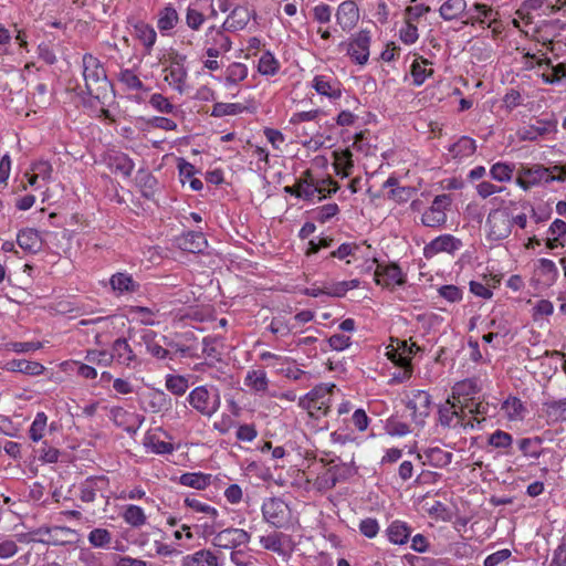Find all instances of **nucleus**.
<instances>
[{
    "mask_svg": "<svg viewBox=\"0 0 566 566\" xmlns=\"http://www.w3.org/2000/svg\"><path fill=\"white\" fill-rule=\"evenodd\" d=\"M17 243L25 252L36 253L41 250L42 239L38 230L25 228L18 232Z\"/></svg>",
    "mask_w": 566,
    "mask_h": 566,
    "instance_id": "2f4dec72",
    "label": "nucleus"
},
{
    "mask_svg": "<svg viewBox=\"0 0 566 566\" xmlns=\"http://www.w3.org/2000/svg\"><path fill=\"white\" fill-rule=\"evenodd\" d=\"M374 275L376 283L386 287H394L396 285H403L406 283L405 274L395 263H378Z\"/></svg>",
    "mask_w": 566,
    "mask_h": 566,
    "instance_id": "2eb2a0df",
    "label": "nucleus"
},
{
    "mask_svg": "<svg viewBox=\"0 0 566 566\" xmlns=\"http://www.w3.org/2000/svg\"><path fill=\"white\" fill-rule=\"evenodd\" d=\"M112 534L106 528H94L88 534V542L92 546L104 548L111 544Z\"/></svg>",
    "mask_w": 566,
    "mask_h": 566,
    "instance_id": "0e129e2a",
    "label": "nucleus"
},
{
    "mask_svg": "<svg viewBox=\"0 0 566 566\" xmlns=\"http://www.w3.org/2000/svg\"><path fill=\"white\" fill-rule=\"evenodd\" d=\"M248 76V67L243 63H231L226 70L224 83L227 86L237 85Z\"/></svg>",
    "mask_w": 566,
    "mask_h": 566,
    "instance_id": "6e6d98bb",
    "label": "nucleus"
},
{
    "mask_svg": "<svg viewBox=\"0 0 566 566\" xmlns=\"http://www.w3.org/2000/svg\"><path fill=\"white\" fill-rule=\"evenodd\" d=\"M109 283L112 289L118 294L136 292L139 287V284L127 273H116L112 275Z\"/></svg>",
    "mask_w": 566,
    "mask_h": 566,
    "instance_id": "49530a36",
    "label": "nucleus"
},
{
    "mask_svg": "<svg viewBox=\"0 0 566 566\" xmlns=\"http://www.w3.org/2000/svg\"><path fill=\"white\" fill-rule=\"evenodd\" d=\"M388 541L395 545H403L411 535V528L406 522L394 521L386 530Z\"/></svg>",
    "mask_w": 566,
    "mask_h": 566,
    "instance_id": "58836bf2",
    "label": "nucleus"
},
{
    "mask_svg": "<svg viewBox=\"0 0 566 566\" xmlns=\"http://www.w3.org/2000/svg\"><path fill=\"white\" fill-rule=\"evenodd\" d=\"M488 443L497 449H506L512 446L513 437L509 432L497 429L490 434Z\"/></svg>",
    "mask_w": 566,
    "mask_h": 566,
    "instance_id": "774afa93",
    "label": "nucleus"
},
{
    "mask_svg": "<svg viewBox=\"0 0 566 566\" xmlns=\"http://www.w3.org/2000/svg\"><path fill=\"white\" fill-rule=\"evenodd\" d=\"M475 151L476 142L469 136H461L457 142L448 147L449 156L457 161H462L471 157Z\"/></svg>",
    "mask_w": 566,
    "mask_h": 566,
    "instance_id": "7c9ffc66",
    "label": "nucleus"
},
{
    "mask_svg": "<svg viewBox=\"0 0 566 566\" xmlns=\"http://www.w3.org/2000/svg\"><path fill=\"white\" fill-rule=\"evenodd\" d=\"M557 118L555 115L536 119L534 123L524 125L518 128L517 137L523 142H536L541 137L557 132Z\"/></svg>",
    "mask_w": 566,
    "mask_h": 566,
    "instance_id": "9b49d317",
    "label": "nucleus"
},
{
    "mask_svg": "<svg viewBox=\"0 0 566 566\" xmlns=\"http://www.w3.org/2000/svg\"><path fill=\"white\" fill-rule=\"evenodd\" d=\"M184 504L191 509L196 513L203 514L208 518L211 520V524H214L217 526H223V522L219 521V511L214 507L208 504L207 502H203L195 496H187L184 500Z\"/></svg>",
    "mask_w": 566,
    "mask_h": 566,
    "instance_id": "72a5a7b5",
    "label": "nucleus"
},
{
    "mask_svg": "<svg viewBox=\"0 0 566 566\" xmlns=\"http://www.w3.org/2000/svg\"><path fill=\"white\" fill-rule=\"evenodd\" d=\"M6 369L12 373H22L29 376L42 375L45 370L44 366L38 361H29L25 359H12L6 364Z\"/></svg>",
    "mask_w": 566,
    "mask_h": 566,
    "instance_id": "4c0bfd02",
    "label": "nucleus"
},
{
    "mask_svg": "<svg viewBox=\"0 0 566 566\" xmlns=\"http://www.w3.org/2000/svg\"><path fill=\"white\" fill-rule=\"evenodd\" d=\"M451 205L449 195L436 196L431 206L422 213L421 223L429 228H439L447 222L446 210Z\"/></svg>",
    "mask_w": 566,
    "mask_h": 566,
    "instance_id": "ddd939ff",
    "label": "nucleus"
},
{
    "mask_svg": "<svg viewBox=\"0 0 566 566\" xmlns=\"http://www.w3.org/2000/svg\"><path fill=\"white\" fill-rule=\"evenodd\" d=\"M48 426V416L43 411L36 412L30 429L29 437L33 442H39L43 437Z\"/></svg>",
    "mask_w": 566,
    "mask_h": 566,
    "instance_id": "052dcab7",
    "label": "nucleus"
},
{
    "mask_svg": "<svg viewBox=\"0 0 566 566\" xmlns=\"http://www.w3.org/2000/svg\"><path fill=\"white\" fill-rule=\"evenodd\" d=\"M465 17L467 24L479 23L491 28L497 21L499 12L488 4L475 2L468 9Z\"/></svg>",
    "mask_w": 566,
    "mask_h": 566,
    "instance_id": "dca6fc26",
    "label": "nucleus"
},
{
    "mask_svg": "<svg viewBox=\"0 0 566 566\" xmlns=\"http://www.w3.org/2000/svg\"><path fill=\"white\" fill-rule=\"evenodd\" d=\"M82 66L87 94L99 98L111 85L102 62L93 54L85 53L82 57Z\"/></svg>",
    "mask_w": 566,
    "mask_h": 566,
    "instance_id": "7ed1b4c3",
    "label": "nucleus"
},
{
    "mask_svg": "<svg viewBox=\"0 0 566 566\" xmlns=\"http://www.w3.org/2000/svg\"><path fill=\"white\" fill-rule=\"evenodd\" d=\"M202 527L206 536H212V545L219 548L235 549L249 544L251 539V535L242 528L227 527L218 531L221 526L207 523Z\"/></svg>",
    "mask_w": 566,
    "mask_h": 566,
    "instance_id": "39448f33",
    "label": "nucleus"
},
{
    "mask_svg": "<svg viewBox=\"0 0 566 566\" xmlns=\"http://www.w3.org/2000/svg\"><path fill=\"white\" fill-rule=\"evenodd\" d=\"M187 401L198 413L211 418L221 406L220 390L214 386H198L188 394Z\"/></svg>",
    "mask_w": 566,
    "mask_h": 566,
    "instance_id": "20e7f679",
    "label": "nucleus"
},
{
    "mask_svg": "<svg viewBox=\"0 0 566 566\" xmlns=\"http://www.w3.org/2000/svg\"><path fill=\"white\" fill-rule=\"evenodd\" d=\"M176 245L186 252L201 253L208 245V241L201 231H188L175 240Z\"/></svg>",
    "mask_w": 566,
    "mask_h": 566,
    "instance_id": "393cba45",
    "label": "nucleus"
},
{
    "mask_svg": "<svg viewBox=\"0 0 566 566\" xmlns=\"http://www.w3.org/2000/svg\"><path fill=\"white\" fill-rule=\"evenodd\" d=\"M339 212L336 203H327L313 210V219L319 223H326Z\"/></svg>",
    "mask_w": 566,
    "mask_h": 566,
    "instance_id": "69168bd1",
    "label": "nucleus"
},
{
    "mask_svg": "<svg viewBox=\"0 0 566 566\" xmlns=\"http://www.w3.org/2000/svg\"><path fill=\"white\" fill-rule=\"evenodd\" d=\"M370 418L363 408H357L350 416L337 418L336 429L331 433V441L334 444L345 446L357 442V432H364L368 428Z\"/></svg>",
    "mask_w": 566,
    "mask_h": 566,
    "instance_id": "f257e3e1",
    "label": "nucleus"
},
{
    "mask_svg": "<svg viewBox=\"0 0 566 566\" xmlns=\"http://www.w3.org/2000/svg\"><path fill=\"white\" fill-rule=\"evenodd\" d=\"M258 71L262 75L273 76L280 71V62L270 51H266L259 59Z\"/></svg>",
    "mask_w": 566,
    "mask_h": 566,
    "instance_id": "4d7b16f0",
    "label": "nucleus"
},
{
    "mask_svg": "<svg viewBox=\"0 0 566 566\" xmlns=\"http://www.w3.org/2000/svg\"><path fill=\"white\" fill-rule=\"evenodd\" d=\"M109 481L106 476H88L78 484V497L85 503L95 501L98 492L107 489Z\"/></svg>",
    "mask_w": 566,
    "mask_h": 566,
    "instance_id": "412c9836",
    "label": "nucleus"
},
{
    "mask_svg": "<svg viewBox=\"0 0 566 566\" xmlns=\"http://www.w3.org/2000/svg\"><path fill=\"white\" fill-rule=\"evenodd\" d=\"M109 353L113 361L126 367H129L137 358L128 340L124 337H119L113 342Z\"/></svg>",
    "mask_w": 566,
    "mask_h": 566,
    "instance_id": "cd10ccee",
    "label": "nucleus"
},
{
    "mask_svg": "<svg viewBox=\"0 0 566 566\" xmlns=\"http://www.w3.org/2000/svg\"><path fill=\"white\" fill-rule=\"evenodd\" d=\"M465 0H443L439 8V14L444 21L459 19L467 12Z\"/></svg>",
    "mask_w": 566,
    "mask_h": 566,
    "instance_id": "ea45409f",
    "label": "nucleus"
},
{
    "mask_svg": "<svg viewBox=\"0 0 566 566\" xmlns=\"http://www.w3.org/2000/svg\"><path fill=\"white\" fill-rule=\"evenodd\" d=\"M335 17L343 31H350L359 20V9L355 1L345 0L338 6Z\"/></svg>",
    "mask_w": 566,
    "mask_h": 566,
    "instance_id": "4be33fe9",
    "label": "nucleus"
},
{
    "mask_svg": "<svg viewBox=\"0 0 566 566\" xmlns=\"http://www.w3.org/2000/svg\"><path fill=\"white\" fill-rule=\"evenodd\" d=\"M253 15L254 10L251 9L249 1H247L238 9H234L233 11L228 13L222 25H224V29H227V31L229 32L241 31L247 28Z\"/></svg>",
    "mask_w": 566,
    "mask_h": 566,
    "instance_id": "aec40b11",
    "label": "nucleus"
},
{
    "mask_svg": "<svg viewBox=\"0 0 566 566\" xmlns=\"http://www.w3.org/2000/svg\"><path fill=\"white\" fill-rule=\"evenodd\" d=\"M482 390L481 380L476 377L467 378L458 381L452 387V398H465L471 399L474 395Z\"/></svg>",
    "mask_w": 566,
    "mask_h": 566,
    "instance_id": "f704fd0d",
    "label": "nucleus"
},
{
    "mask_svg": "<svg viewBox=\"0 0 566 566\" xmlns=\"http://www.w3.org/2000/svg\"><path fill=\"white\" fill-rule=\"evenodd\" d=\"M543 412L547 423L566 422V397L544 402Z\"/></svg>",
    "mask_w": 566,
    "mask_h": 566,
    "instance_id": "e433bc0d",
    "label": "nucleus"
},
{
    "mask_svg": "<svg viewBox=\"0 0 566 566\" xmlns=\"http://www.w3.org/2000/svg\"><path fill=\"white\" fill-rule=\"evenodd\" d=\"M514 170V164L497 161L491 166L489 174L497 182H509L513 178Z\"/></svg>",
    "mask_w": 566,
    "mask_h": 566,
    "instance_id": "8fccbe9b",
    "label": "nucleus"
},
{
    "mask_svg": "<svg viewBox=\"0 0 566 566\" xmlns=\"http://www.w3.org/2000/svg\"><path fill=\"white\" fill-rule=\"evenodd\" d=\"M149 105L157 112L175 115L178 112V107L175 106L170 101L160 93H154L149 98Z\"/></svg>",
    "mask_w": 566,
    "mask_h": 566,
    "instance_id": "680f3d73",
    "label": "nucleus"
},
{
    "mask_svg": "<svg viewBox=\"0 0 566 566\" xmlns=\"http://www.w3.org/2000/svg\"><path fill=\"white\" fill-rule=\"evenodd\" d=\"M551 170L541 164H534L532 166H522L516 174L515 184L523 189L528 191L532 188L548 185V177Z\"/></svg>",
    "mask_w": 566,
    "mask_h": 566,
    "instance_id": "9d476101",
    "label": "nucleus"
},
{
    "mask_svg": "<svg viewBox=\"0 0 566 566\" xmlns=\"http://www.w3.org/2000/svg\"><path fill=\"white\" fill-rule=\"evenodd\" d=\"M270 380L263 369H251L244 377V385L258 394H264L269 388Z\"/></svg>",
    "mask_w": 566,
    "mask_h": 566,
    "instance_id": "c03bdc74",
    "label": "nucleus"
},
{
    "mask_svg": "<svg viewBox=\"0 0 566 566\" xmlns=\"http://www.w3.org/2000/svg\"><path fill=\"white\" fill-rule=\"evenodd\" d=\"M312 87L317 94L326 96L333 101L338 99L342 96V83L333 75H315L312 81Z\"/></svg>",
    "mask_w": 566,
    "mask_h": 566,
    "instance_id": "6ab92c4d",
    "label": "nucleus"
},
{
    "mask_svg": "<svg viewBox=\"0 0 566 566\" xmlns=\"http://www.w3.org/2000/svg\"><path fill=\"white\" fill-rule=\"evenodd\" d=\"M431 62L423 57L413 60L410 66V75L412 77V84L415 86L422 85L426 80L433 74V69L430 67Z\"/></svg>",
    "mask_w": 566,
    "mask_h": 566,
    "instance_id": "79ce46f5",
    "label": "nucleus"
},
{
    "mask_svg": "<svg viewBox=\"0 0 566 566\" xmlns=\"http://www.w3.org/2000/svg\"><path fill=\"white\" fill-rule=\"evenodd\" d=\"M156 334L154 332H148L144 335V340L146 344L147 352L157 359H174L175 356L170 349L164 348L157 342H155Z\"/></svg>",
    "mask_w": 566,
    "mask_h": 566,
    "instance_id": "5fc2aeb1",
    "label": "nucleus"
},
{
    "mask_svg": "<svg viewBox=\"0 0 566 566\" xmlns=\"http://www.w3.org/2000/svg\"><path fill=\"white\" fill-rule=\"evenodd\" d=\"M438 422L444 429L459 431L464 423V410L459 412L455 403L448 399L446 405L439 407Z\"/></svg>",
    "mask_w": 566,
    "mask_h": 566,
    "instance_id": "f3484780",
    "label": "nucleus"
},
{
    "mask_svg": "<svg viewBox=\"0 0 566 566\" xmlns=\"http://www.w3.org/2000/svg\"><path fill=\"white\" fill-rule=\"evenodd\" d=\"M227 32L224 25H210L206 30L203 45L209 57H219L232 49V41Z\"/></svg>",
    "mask_w": 566,
    "mask_h": 566,
    "instance_id": "1a4fd4ad",
    "label": "nucleus"
},
{
    "mask_svg": "<svg viewBox=\"0 0 566 566\" xmlns=\"http://www.w3.org/2000/svg\"><path fill=\"white\" fill-rule=\"evenodd\" d=\"M538 66L537 76L546 84H558L566 78V64L564 63L553 64L552 60L546 57Z\"/></svg>",
    "mask_w": 566,
    "mask_h": 566,
    "instance_id": "a878e982",
    "label": "nucleus"
},
{
    "mask_svg": "<svg viewBox=\"0 0 566 566\" xmlns=\"http://www.w3.org/2000/svg\"><path fill=\"white\" fill-rule=\"evenodd\" d=\"M122 517L124 518L125 523L136 528L145 525L147 521L144 510L140 506L134 504H129L124 507Z\"/></svg>",
    "mask_w": 566,
    "mask_h": 566,
    "instance_id": "603ef678",
    "label": "nucleus"
},
{
    "mask_svg": "<svg viewBox=\"0 0 566 566\" xmlns=\"http://www.w3.org/2000/svg\"><path fill=\"white\" fill-rule=\"evenodd\" d=\"M135 35L142 42L147 54H150L157 40V33L155 29L144 22L139 21L134 25Z\"/></svg>",
    "mask_w": 566,
    "mask_h": 566,
    "instance_id": "37998d69",
    "label": "nucleus"
},
{
    "mask_svg": "<svg viewBox=\"0 0 566 566\" xmlns=\"http://www.w3.org/2000/svg\"><path fill=\"white\" fill-rule=\"evenodd\" d=\"M181 566H219V562L213 552L202 548L184 556Z\"/></svg>",
    "mask_w": 566,
    "mask_h": 566,
    "instance_id": "c9c22d12",
    "label": "nucleus"
},
{
    "mask_svg": "<svg viewBox=\"0 0 566 566\" xmlns=\"http://www.w3.org/2000/svg\"><path fill=\"white\" fill-rule=\"evenodd\" d=\"M335 389L336 386L334 384H319L298 399V406L307 410L312 418L327 416L331 410Z\"/></svg>",
    "mask_w": 566,
    "mask_h": 566,
    "instance_id": "f03ea898",
    "label": "nucleus"
},
{
    "mask_svg": "<svg viewBox=\"0 0 566 566\" xmlns=\"http://www.w3.org/2000/svg\"><path fill=\"white\" fill-rule=\"evenodd\" d=\"M165 386L175 396H184L189 388L188 379L181 375H167Z\"/></svg>",
    "mask_w": 566,
    "mask_h": 566,
    "instance_id": "bf43d9fd",
    "label": "nucleus"
},
{
    "mask_svg": "<svg viewBox=\"0 0 566 566\" xmlns=\"http://www.w3.org/2000/svg\"><path fill=\"white\" fill-rule=\"evenodd\" d=\"M371 33L363 29L352 34L347 41L339 43V49L345 50L350 60L358 65H366L370 54Z\"/></svg>",
    "mask_w": 566,
    "mask_h": 566,
    "instance_id": "423d86ee",
    "label": "nucleus"
},
{
    "mask_svg": "<svg viewBox=\"0 0 566 566\" xmlns=\"http://www.w3.org/2000/svg\"><path fill=\"white\" fill-rule=\"evenodd\" d=\"M180 23V15L172 3H166L156 14V24L161 35L171 36Z\"/></svg>",
    "mask_w": 566,
    "mask_h": 566,
    "instance_id": "a211bd4d",
    "label": "nucleus"
},
{
    "mask_svg": "<svg viewBox=\"0 0 566 566\" xmlns=\"http://www.w3.org/2000/svg\"><path fill=\"white\" fill-rule=\"evenodd\" d=\"M431 396L426 390L413 389L406 395V408L416 427L422 428L431 411Z\"/></svg>",
    "mask_w": 566,
    "mask_h": 566,
    "instance_id": "6e6552de",
    "label": "nucleus"
},
{
    "mask_svg": "<svg viewBox=\"0 0 566 566\" xmlns=\"http://www.w3.org/2000/svg\"><path fill=\"white\" fill-rule=\"evenodd\" d=\"M171 407L170 397L161 389H155L148 394V408L151 412L158 413Z\"/></svg>",
    "mask_w": 566,
    "mask_h": 566,
    "instance_id": "09e8293b",
    "label": "nucleus"
},
{
    "mask_svg": "<svg viewBox=\"0 0 566 566\" xmlns=\"http://www.w3.org/2000/svg\"><path fill=\"white\" fill-rule=\"evenodd\" d=\"M287 535L280 532H273L268 535L260 536V545L266 549L274 552L281 556L286 555L284 543L287 539Z\"/></svg>",
    "mask_w": 566,
    "mask_h": 566,
    "instance_id": "a18cd8bd",
    "label": "nucleus"
},
{
    "mask_svg": "<svg viewBox=\"0 0 566 566\" xmlns=\"http://www.w3.org/2000/svg\"><path fill=\"white\" fill-rule=\"evenodd\" d=\"M106 163L113 172L120 174L125 178H129L135 168L133 159L122 151H114L109 154Z\"/></svg>",
    "mask_w": 566,
    "mask_h": 566,
    "instance_id": "c756f323",
    "label": "nucleus"
},
{
    "mask_svg": "<svg viewBox=\"0 0 566 566\" xmlns=\"http://www.w3.org/2000/svg\"><path fill=\"white\" fill-rule=\"evenodd\" d=\"M501 409L510 421L523 420L527 411L523 401L515 396H510L505 399Z\"/></svg>",
    "mask_w": 566,
    "mask_h": 566,
    "instance_id": "a19ab883",
    "label": "nucleus"
},
{
    "mask_svg": "<svg viewBox=\"0 0 566 566\" xmlns=\"http://www.w3.org/2000/svg\"><path fill=\"white\" fill-rule=\"evenodd\" d=\"M418 459L421 460L423 465H430L437 469L448 467L453 459V454L444 451L439 447H429L418 453Z\"/></svg>",
    "mask_w": 566,
    "mask_h": 566,
    "instance_id": "5701e85b",
    "label": "nucleus"
},
{
    "mask_svg": "<svg viewBox=\"0 0 566 566\" xmlns=\"http://www.w3.org/2000/svg\"><path fill=\"white\" fill-rule=\"evenodd\" d=\"M117 80L128 91H148L143 81L132 69H120L117 74Z\"/></svg>",
    "mask_w": 566,
    "mask_h": 566,
    "instance_id": "de8ad7c7",
    "label": "nucleus"
},
{
    "mask_svg": "<svg viewBox=\"0 0 566 566\" xmlns=\"http://www.w3.org/2000/svg\"><path fill=\"white\" fill-rule=\"evenodd\" d=\"M184 61L185 57L172 59L164 69L165 82L180 94L185 92V84L188 76Z\"/></svg>",
    "mask_w": 566,
    "mask_h": 566,
    "instance_id": "4468645a",
    "label": "nucleus"
},
{
    "mask_svg": "<svg viewBox=\"0 0 566 566\" xmlns=\"http://www.w3.org/2000/svg\"><path fill=\"white\" fill-rule=\"evenodd\" d=\"M318 185L311 170H305L298 178L297 198L311 202L318 200V193L322 192Z\"/></svg>",
    "mask_w": 566,
    "mask_h": 566,
    "instance_id": "c85d7f7f",
    "label": "nucleus"
},
{
    "mask_svg": "<svg viewBox=\"0 0 566 566\" xmlns=\"http://www.w3.org/2000/svg\"><path fill=\"white\" fill-rule=\"evenodd\" d=\"M185 19L187 27L192 31H199L206 21L205 14L191 6L186 9Z\"/></svg>",
    "mask_w": 566,
    "mask_h": 566,
    "instance_id": "338daca9",
    "label": "nucleus"
},
{
    "mask_svg": "<svg viewBox=\"0 0 566 566\" xmlns=\"http://www.w3.org/2000/svg\"><path fill=\"white\" fill-rule=\"evenodd\" d=\"M261 512L263 520L274 528H286L291 524L292 511L280 497L265 499Z\"/></svg>",
    "mask_w": 566,
    "mask_h": 566,
    "instance_id": "0eeeda50",
    "label": "nucleus"
},
{
    "mask_svg": "<svg viewBox=\"0 0 566 566\" xmlns=\"http://www.w3.org/2000/svg\"><path fill=\"white\" fill-rule=\"evenodd\" d=\"M347 471L349 470L345 465H334L317 476L315 484L319 490H331L335 488L339 481L346 479Z\"/></svg>",
    "mask_w": 566,
    "mask_h": 566,
    "instance_id": "473e14b6",
    "label": "nucleus"
},
{
    "mask_svg": "<svg viewBox=\"0 0 566 566\" xmlns=\"http://www.w3.org/2000/svg\"><path fill=\"white\" fill-rule=\"evenodd\" d=\"M144 446L155 454H169L175 450L172 443L160 440L156 434L146 436Z\"/></svg>",
    "mask_w": 566,
    "mask_h": 566,
    "instance_id": "13d9d810",
    "label": "nucleus"
},
{
    "mask_svg": "<svg viewBox=\"0 0 566 566\" xmlns=\"http://www.w3.org/2000/svg\"><path fill=\"white\" fill-rule=\"evenodd\" d=\"M488 239L500 241L507 238L512 231V220L507 210L493 209L486 219Z\"/></svg>",
    "mask_w": 566,
    "mask_h": 566,
    "instance_id": "f8f14e48",
    "label": "nucleus"
},
{
    "mask_svg": "<svg viewBox=\"0 0 566 566\" xmlns=\"http://www.w3.org/2000/svg\"><path fill=\"white\" fill-rule=\"evenodd\" d=\"M385 430L389 436L392 437H405L412 432L410 426L398 417H390L386 420Z\"/></svg>",
    "mask_w": 566,
    "mask_h": 566,
    "instance_id": "e2e57ef3",
    "label": "nucleus"
},
{
    "mask_svg": "<svg viewBox=\"0 0 566 566\" xmlns=\"http://www.w3.org/2000/svg\"><path fill=\"white\" fill-rule=\"evenodd\" d=\"M542 442H543V439L541 437L523 438L518 441V448L525 457L537 460L547 450V449L537 448L538 446L542 444Z\"/></svg>",
    "mask_w": 566,
    "mask_h": 566,
    "instance_id": "3c124183",
    "label": "nucleus"
},
{
    "mask_svg": "<svg viewBox=\"0 0 566 566\" xmlns=\"http://www.w3.org/2000/svg\"><path fill=\"white\" fill-rule=\"evenodd\" d=\"M461 247V241L451 234H441L424 247V255L430 258L440 252H453Z\"/></svg>",
    "mask_w": 566,
    "mask_h": 566,
    "instance_id": "bb28decb",
    "label": "nucleus"
},
{
    "mask_svg": "<svg viewBox=\"0 0 566 566\" xmlns=\"http://www.w3.org/2000/svg\"><path fill=\"white\" fill-rule=\"evenodd\" d=\"M109 418L115 426L123 428L127 432H135L144 420L143 417L135 412H129L123 407H113L109 410Z\"/></svg>",
    "mask_w": 566,
    "mask_h": 566,
    "instance_id": "b1692460",
    "label": "nucleus"
},
{
    "mask_svg": "<svg viewBox=\"0 0 566 566\" xmlns=\"http://www.w3.org/2000/svg\"><path fill=\"white\" fill-rule=\"evenodd\" d=\"M211 475L201 472L184 473L179 478L180 484L197 490H203L210 484Z\"/></svg>",
    "mask_w": 566,
    "mask_h": 566,
    "instance_id": "864d4df0",
    "label": "nucleus"
}]
</instances>
